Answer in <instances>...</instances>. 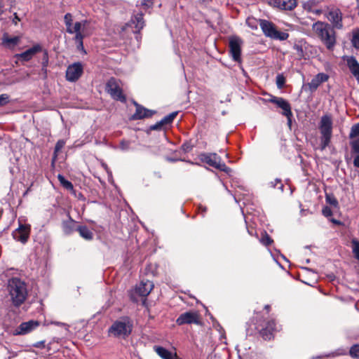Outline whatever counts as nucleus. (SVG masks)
I'll return each mask as SVG.
<instances>
[{
	"mask_svg": "<svg viewBox=\"0 0 359 359\" xmlns=\"http://www.w3.org/2000/svg\"><path fill=\"white\" fill-rule=\"evenodd\" d=\"M275 7L282 10L291 11L297 6V0H269Z\"/></svg>",
	"mask_w": 359,
	"mask_h": 359,
	"instance_id": "2eb2a0df",
	"label": "nucleus"
},
{
	"mask_svg": "<svg viewBox=\"0 0 359 359\" xmlns=\"http://www.w3.org/2000/svg\"><path fill=\"white\" fill-rule=\"evenodd\" d=\"M347 66L353 75V76L356 79L358 82L359 83V63L356 60V59L353 57H348L346 59Z\"/></svg>",
	"mask_w": 359,
	"mask_h": 359,
	"instance_id": "412c9836",
	"label": "nucleus"
},
{
	"mask_svg": "<svg viewBox=\"0 0 359 359\" xmlns=\"http://www.w3.org/2000/svg\"><path fill=\"white\" fill-rule=\"evenodd\" d=\"M333 122L330 114L323 115L318 123V129L320 132V151L325 149L331 142L332 137Z\"/></svg>",
	"mask_w": 359,
	"mask_h": 359,
	"instance_id": "7ed1b4c3",
	"label": "nucleus"
},
{
	"mask_svg": "<svg viewBox=\"0 0 359 359\" xmlns=\"http://www.w3.org/2000/svg\"><path fill=\"white\" fill-rule=\"evenodd\" d=\"M74 41L78 44V47L83 48V40L85 36L83 32H75Z\"/></svg>",
	"mask_w": 359,
	"mask_h": 359,
	"instance_id": "c756f323",
	"label": "nucleus"
},
{
	"mask_svg": "<svg viewBox=\"0 0 359 359\" xmlns=\"http://www.w3.org/2000/svg\"><path fill=\"white\" fill-rule=\"evenodd\" d=\"M19 20V19L18 18V16H15V20Z\"/></svg>",
	"mask_w": 359,
	"mask_h": 359,
	"instance_id": "bf43d9fd",
	"label": "nucleus"
},
{
	"mask_svg": "<svg viewBox=\"0 0 359 359\" xmlns=\"http://www.w3.org/2000/svg\"><path fill=\"white\" fill-rule=\"evenodd\" d=\"M19 36H10L8 34H4L2 37V44L8 48H12L18 44L20 41Z\"/></svg>",
	"mask_w": 359,
	"mask_h": 359,
	"instance_id": "5701e85b",
	"label": "nucleus"
},
{
	"mask_svg": "<svg viewBox=\"0 0 359 359\" xmlns=\"http://www.w3.org/2000/svg\"><path fill=\"white\" fill-rule=\"evenodd\" d=\"M83 72V66L81 62H74L69 65L66 70V79L71 82H75L81 76Z\"/></svg>",
	"mask_w": 359,
	"mask_h": 359,
	"instance_id": "1a4fd4ad",
	"label": "nucleus"
},
{
	"mask_svg": "<svg viewBox=\"0 0 359 359\" xmlns=\"http://www.w3.org/2000/svg\"><path fill=\"white\" fill-rule=\"evenodd\" d=\"M37 320H29L27 322L22 323L15 330L13 334L15 335H24L29 333L35 330L39 326Z\"/></svg>",
	"mask_w": 359,
	"mask_h": 359,
	"instance_id": "ddd939ff",
	"label": "nucleus"
},
{
	"mask_svg": "<svg viewBox=\"0 0 359 359\" xmlns=\"http://www.w3.org/2000/svg\"><path fill=\"white\" fill-rule=\"evenodd\" d=\"M285 83V78L283 74H278L276 76V86L278 89H282Z\"/></svg>",
	"mask_w": 359,
	"mask_h": 359,
	"instance_id": "72a5a7b5",
	"label": "nucleus"
},
{
	"mask_svg": "<svg viewBox=\"0 0 359 359\" xmlns=\"http://www.w3.org/2000/svg\"><path fill=\"white\" fill-rule=\"evenodd\" d=\"M131 27L135 28V33H139L144 27V21L143 19L142 13H137L130 20Z\"/></svg>",
	"mask_w": 359,
	"mask_h": 359,
	"instance_id": "4be33fe9",
	"label": "nucleus"
},
{
	"mask_svg": "<svg viewBox=\"0 0 359 359\" xmlns=\"http://www.w3.org/2000/svg\"><path fill=\"white\" fill-rule=\"evenodd\" d=\"M349 354L352 358H359V344H355L351 346Z\"/></svg>",
	"mask_w": 359,
	"mask_h": 359,
	"instance_id": "f704fd0d",
	"label": "nucleus"
},
{
	"mask_svg": "<svg viewBox=\"0 0 359 359\" xmlns=\"http://www.w3.org/2000/svg\"><path fill=\"white\" fill-rule=\"evenodd\" d=\"M77 225L75 221L72 219L70 217L68 220L62 222V229L65 234H71L74 231H77Z\"/></svg>",
	"mask_w": 359,
	"mask_h": 359,
	"instance_id": "b1692460",
	"label": "nucleus"
},
{
	"mask_svg": "<svg viewBox=\"0 0 359 359\" xmlns=\"http://www.w3.org/2000/svg\"><path fill=\"white\" fill-rule=\"evenodd\" d=\"M57 178L60 184L63 186V187H65L67 190H73V184H72L71 182L66 180L64 176H62V175H58Z\"/></svg>",
	"mask_w": 359,
	"mask_h": 359,
	"instance_id": "bb28decb",
	"label": "nucleus"
},
{
	"mask_svg": "<svg viewBox=\"0 0 359 359\" xmlns=\"http://www.w3.org/2000/svg\"><path fill=\"white\" fill-rule=\"evenodd\" d=\"M72 15L70 13L65 14L64 17V21L65 25H69V23H72Z\"/></svg>",
	"mask_w": 359,
	"mask_h": 359,
	"instance_id": "a18cd8bd",
	"label": "nucleus"
},
{
	"mask_svg": "<svg viewBox=\"0 0 359 359\" xmlns=\"http://www.w3.org/2000/svg\"><path fill=\"white\" fill-rule=\"evenodd\" d=\"M19 20V19L18 18V16H15V20Z\"/></svg>",
	"mask_w": 359,
	"mask_h": 359,
	"instance_id": "13d9d810",
	"label": "nucleus"
},
{
	"mask_svg": "<svg viewBox=\"0 0 359 359\" xmlns=\"http://www.w3.org/2000/svg\"><path fill=\"white\" fill-rule=\"evenodd\" d=\"M67 27V32L69 34H73V24L69 23V25H65Z\"/></svg>",
	"mask_w": 359,
	"mask_h": 359,
	"instance_id": "8fccbe9b",
	"label": "nucleus"
},
{
	"mask_svg": "<svg viewBox=\"0 0 359 359\" xmlns=\"http://www.w3.org/2000/svg\"><path fill=\"white\" fill-rule=\"evenodd\" d=\"M41 46L39 45H35L32 48L27 49L25 52L17 54L16 57L19 60L24 61H28L32 58V57L37 53L41 50Z\"/></svg>",
	"mask_w": 359,
	"mask_h": 359,
	"instance_id": "a211bd4d",
	"label": "nucleus"
},
{
	"mask_svg": "<svg viewBox=\"0 0 359 359\" xmlns=\"http://www.w3.org/2000/svg\"><path fill=\"white\" fill-rule=\"evenodd\" d=\"M315 4V1L314 0H311V1H309L306 4H305L304 5V8H307L309 9V11L310 12H312L313 13H316V14H320L321 13V11L320 10H313L311 8V6Z\"/></svg>",
	"mask_w": 359,
	"mask_h": 359,
	"instance_id": "4c0bfd02",
	"label": "nucleus"
},
{
	"mask_svg": "<svg viewBox=\"0 0 359 359\" xmlns=\"http://www.w3.org/2000/svg\"><path fill=\"white\" fill-rule=\"evenodd\" d=\"M131 331L132 325L128 319L115 321L109 330L111 334L123 338L128 337Z\"/></svg>",
	"mask_w": 359,
	"mask_h": 359,
	"instance_id": "423d86ee",
	"label": "nucleus"
},
{
	"mask_svg": "<svg viewBox=\"0 0 359 359\" xmlns=\"http://www.w3.org/2000/svg\"><path fill=\"white\" fill-rule=\"evenodd\" d=\"M163 126V123H161V121H160L157 122L156 123L151 126L150 130H161Z\"/></svg>",
	"mask_w": 359,
	"mask_h": 359,
	"instance_id": "49530a36",
	"label": "nucleus"
},
{
	"mask_svg": "<svg viewBox=\"0 0 359 359\" xmlns=\"http://www.w3.org/2000/svg\"><path fill=\"white\" fill-rule=\"evenodd\" d=\"M352 153L359 154V137L350 142Z\"/></svg>",
	"mask_w": 359,
	"mask_h": 359,
	"instance_id": "7c9ffc66",
	"label": "nucleus"
},
{
	"mask_svg": "<svg viewBox=\"0 0 359 359\" xmlns=\"http://www.w3.org/2000/svg\"><path fill=\"white\" fill-rule=\"evenodd\" d=\"M269 307H270V306H269V305H266V306H265V309H266V310H269Z\"/></svg>",
	"mask_w": 359,
	"mask_h": 359,
	"instance_id": "4d7b16f0",
	"label": "nucleus"
},
{
	"mask_svg": "<svg viewBox=\"0 0 359 359\" xmlns=\"http://www.w3.org/2000/svg\"><path fill=\"white\" fill-rule=\"evenodd\" d=\"M352 249L355 257L359 260V241L356 240L352 241Z\"/></svg>",
	"mask_w": 359,
	"mask_h": 359,
	"instance_id": "c9c22d12",
	"label": "nucleus"
},
{
	"mask_svg": "<svg viewBox=\"0 0 359 359\" xmlns=\"http://www.w3.org/2000/svg\"><path fill=\"white\" fill-rule=\"evenodd\" d=\"M141 4L147 8H149L152 6L151 0H142Z\"/></svg>",
	"mask_w": 359,
	"mask_h": 359,
	"instance_id": "09e8293b",
	"label": "nucleus"
},
{
	"mask_svg": "<svg viewBox=\"0 0 359 359\" xmlns=\"http://www.w3.org/2000/svg\"><path fill=\"white\" fill-rule=\"evenodd\" d=\"M77 231H79L82 238L86 240H91L93 238V233L86 226H79Z\"/></svg>",
	"mask_w": 359,
	"mask_h": 359,
	"instance_id": "393cba45",
	"label": "nucleus"
},
{
	"mask_svg": "<svg viewBox=\"0 0 359 359\" xmlns=\"http://www.w3.org/2000/svg\"><path fill=\"white\" fill-rule=\"evenodd\" d=\"M312 29L327 50H334L337 43V37L334 29L330 24L317 21L313 24Z\"/></svg>",
	"mask_w": 359,
	"mask_h": 359,
	"instance_id": "f257e3e1",
	"label": "nucleus"
},
{
	"mask_svg": "<svg viewBox=\"0 0 359 359\" xmlns=\"http://www.w3.org/2000/svg\"><path fill=\"white\" fill-rule=\"evenodd\" d=\"M242 44L243 41L240 37L233 36L229 38V53L235 62H241V55Z\"/></svg>",
	"mask_w": 359,
	"mask_h": 359,
	"instance_id": "6e6552de",
	"label": "nucleus"
},
{
	"mask_svg": "<svg viewBox=\"0 0 359 359\" xmlns=\"http://www.w3.org/2000/svg\"><path fill=\"white\" fill-rule=\"evenodd\" d=\"M352 43L355 48L359 49V30L353 34Z\"/></svg>",
	"mask_w": 359,
	"mask_h": 359,
	"instance_id": "37998d69",
	"label": "nucleus"
},
{
	"mask_svg": "<svg viewBox=\"0 0 359 359\" xmlns=\"http://www.w3.org/2000/svg\"><path fill=\"white\" fill-rule=\"evenodd\" d=\"M259 26L266 37L279 41L287 40L289 37L288 33L278 31L271 21L259 19Z\"/></svg>",
	"mask_w": 359,
	"mask_h": 359,
	"instance_id": "20e7f679",
	"label": "nucleus"
},
{
	"mask_svg": "<svg viewBox=\"0 0 359 359\" xmlns=\"http://www.w3.org/2000/svg\"><path fill=\"white\" fill-rule=\"evenodd\" d=\"M270 184H271V187H273V188L276 187V186L278 184H279V186H278L277 188L278 189L281 190L282 191H283L284 186L282 184L281 180L280 179H276L274 181L271 182Z\"/></svg>",
	"mask_w": 359,
	"mask_h": 359,
	"instance_id": "a19ab883",
	"label": "nucleus"
},
{
	"mask_svg": "<svg viewBox=\"0 0 359 359\" xmlns=\"http://www.w3.org/2000/svg\"><path fill=\"white\" fill-rule=\"evenodd\" d=\"M65 144V142L64 140H60L57 141V142L56 143V145L55 147L54 158H56L57 153L59 152L64 147Z\"/></svg>",
	"mask_w": 359,
	"mask_h": 359,
	"instance_id": "58836bf2",
	"label": "nucleus"
},
{
	"mask_svg": "<svg viewBox=\"0 0 359 359\" xmlns=\"http://www.w3.org/2000/svg\"><path fill=\"white\" fill-rule=\"evenodd\" d=\"M201 160L216 169L223 171L226 173L231 172V169L226 165L222 161L221 157L215 153L209 154H201L200 155Z\"/></svg>",
	"mask_w": 359,
	"mask_h": 359,
	"instance_id": "39448f33",
	"label": "nucleus"
},
{
	"mask_svg": "<svg viewBox=\"0 0 359 359\" xmlns=\"http://www.w3.org/2000/svg\"><path fill=\"white\" fill-rule=\"evenodd\" d=\"M154 350L162 359H177L179 358L176 352L172 353L162 346H155Z\"/></svg>",
	"mask_w": 359,
	"mask_h": 359,
	"instance_id": "aec40b11",
	"label": "nucleus"
},
{
	"mask_svg": "<svg viewBox=\"0 0 359 359\" xmlns=\"http://www.w3.org/2000/svg\"><path fill=\"white\" fill-rule=\"evenodd\" d=\"M87 20H83L81 22H76L73 27V34L75 32H84L86 25L88 24Z\"/></svg>",
	"mask_w": 359,
	"mask_h": 359,
	"instance_id": "a878e982",
	"label": "nucleus"
},
{
	"mask_svg": "<svg viewBox=\"0 0 359 359\" xmlns=\"http://www.w3.org/2000/svg\"><path fill=\"white\" fill-rule=\"evenodd\" d=\"M10 102V97L8 94L0 95V107L7 104Z\"/></svg>",
	"mask_w": 359,
	"mask_h": 359,
	"instance_id": "ea45409f",
	"label": "nucleus"
},
{
	"mask_svg": "<svg viewBox=\"0 0 359 359\" xmlns=\"http://www.w3.org/2000/svg\"><path fill=\"white\" fill-rule=\"evenodd\" d=\"M261 242L264 245L269 246V245H271L272 243L273 240L271 238V237L269 235L265 234L264 236L262 237Z\"/></svg>",
	"mask_w": 359,
	"mask_h": 359,
	"instance_id": "79ce46f5",
	"label": "nucleus"
},
{
	"mask_svg": "<svg viewBox=\"0 0 359 359\" xmlns=\"http://www.w3.org/2000/svg\"><path fill=\"white\" fill-rule=\"evenodd\" d=\"M29 233V229L25 226L21 225L13 232V236L16 241L25 243L27 241Z\"/></svg>",
	"mask_w": 359,
	"mask_h": 359,
	"instance_id": "6ab92c4d",
	"label": "nucleus"
},
{
	"mask_svg": "<svg viewBox=\"0 0 359 359\" xmlns=\"http://www.w3.org/2000/svg\"><path fill=\"white\" fill-rule=\"evenodd\" d=\"M270 102L276 104L279 108L283 109V115L285 116L288 119L289 123H290L292 113L290 103L283 97H273L271 99H270Z\"/></svg>",
	"mask_w": 359,
	"mask_h": 359,
	"instance_id": "f8f14e48",
	"label": "nucleus"
},
{
	"mask_svg": "<svg viewBox=\"0 0 359 359\" xmlns=\"http://www.w3.org/2000/svg\"><path fill=\"white\" fill-rule=\"evenodd\" d=\"M314 78L316 79L321 84L328 80L329 76L325 73H318L314 76Z\"/></svg>",
	"mask_w": 359,
	"mask_h": 359,
	"instance_id": "e433bc0d",
	"label": "nucleus"
},
{
	"mask_svg": "<svg viewBox=\"0 0 359 359\" xmlns=\"http://www.w3.org/2000/svg\"><path fill=\"white\" fill-rule=\"evenodd\" d=\"M178 325L185 324H200V316L197 311H187L180 315L176 320Z\"/></svg>",
	"mask_w": 359,
	"mask_h": 359,
	"instance_id": "9d476101",
	"label": "nucleus"
},
{
	"mask_svg": "<svg viewBox=\"0 0 359 359\" xmlns=\"http://www.w3.org/2000/svg\"><path fill=\"white\" fill-rule=\"evenodd\" d=\"M359 136V123L354 124L351 128L349 134V138L353 139Z\"/></svg>",
	"mask_w": 359,
	"mask_h": 359,
	"instance_id": "473e14b6",
	"label": "nucleus"
},
{
	"mask_svg": "<svg viewBox=\"0 0 359 359\" xmlns=\"http://www.w3.org/2000/svg\"><path fill=\"white\" fill-rule=\"evenodd\" d=\"M128 142H121V148L123 150H126L128 149Z\"/></svg>",
	"mask_w": 359,
	"mask_h": 359,
	"instance_id": "603ef678",
	"label": "nucleus"
},
{
	"mask_svg": "<svg viewBox=\"0 0 359 359\" xmlns=\"http://www.w3.org/2000/svg\"><path fill=\"white\" fill-rule=\"evenodd\" d=\"M8 292L12 304L18 307L26 300L28 290L26 283L18 278H13L8 282Z\"/></svg>",
	"mask_w": 359,
	"mask_h": 359,
	"instance_id": "f03ea898",
	"label": "nucleus"
},
{
	"mask_svg": "<svg viewBox=\"0 0 359 359\" xmlns=\"http://www.w3.org/2000/svg\"><path fill=\"white\" fill-rule=\"evenodd\" d=\"M177 111H173L168 115L165 116L161 120V123H163V125H168L171 123L176 116L177 115Z\"/></svg>",
	"mask_w": 359,
	"mask_h": 359,
	"instance_id": "cd10ccee",
	"label": "nucleus"
},
{
	"mask_svg": "<svg viewBox=\"0 0 359 359\" xmlns=\"http://www.w3.org/2000/svg\"><path fill=\"white\" fill-rule=\"evenodd\" d=\"M276 330V323L273 320L267 321L262 328L259 330L260 334L265 340H270L273 333Z\"/></svg>",
	"mask_w": 359,
	"mask_h": 359,
	"instance_id": "4468645a",
	"label": "nucleus"
},
{
	"mask_svg": "<svg viewBox=\"0 0 359 359\" xmlns=\"http://www.w3.org/2000/svg\"><path fill=\"white\" fill-rule=\"evenodd\" d=\"M246 24L252 29L255 30L257 29L258 25H259V20H257L252 17H249L246 20Z\"/></svg>",
	"mask_w": 359,
	"mask_h": 359,
	"instance_id": "c85d7f7f",
	"label": "nucleus"
},
{
	"mask_svg": "<svg viewBox=\"0 0 359 359\" xmlns=\"http://www.w3.org/2000/svg\"><path fill=\"white\" fill-rule=\"evenodd\" d=\"M332 222L334 223V224H340V222L336 219H333Z\"/></svg>",
	"mask_w": 359,
	"mask_h": 359,
	"instance_id": "6e6d98bb",
	"label": "nucleus"
},
{
	"mask_svg": "<svg viewBox=\"0 0 359 359\" xmlns=\"http://www.w3.org/2000/svg\"><path fill=\"white\" fill-rule=\"evenodd\" d=\"M62 326L64 327V330L65 332H68V325H65V324H62Z\"/></svg>",
	"mask_w": 359,
	"mask_h": 359,
	"instance_id": "864d4df0",
	"label": "nucleus"
},
{
	"mask_svg": "<svg viewBox=\"0 0 359 359\" xmlns=\"http://www.w3.org/2000/svg\"><path fill=\"white\" fill-rule=\"evenodd\" d=\"M353 165L356 168H359V154H357L353 160Z\"/></svg>",
	"mask_w": 359,
	"mask_h": 359,
	"instance_id": "3c124183",
	"label": "nucleus"
},
{
	"mask_svg": "<svg viewBox=\"0 0 359 359\" xmlns=\"http://www.w3.org/2000/svg\"><path fill=\"white\" fill-rule=\"evenodd\" d=\"M199 208L201 210V211L203 212V216H204L203 213L206 212V208L205 207H202V206H200Z\"/></svg>",
	"mask_w": 359,
	"mask_h": 359,
	"instance_id": "5fc2aeb1",
	"label": "nucleus"
},
{
	"mask_svg": "<svg viewBox=\"0 0 359 359\" xmlns=\"http://www.w3.org/2000/svg\"><path fill=\"white\" fill-rule=\"evenodd\" d=\"M328 20L331 22L333 29H341L343 28L342 13L339 8H332L327 15Z\"/></svg>",
	"mask_w": 359,
	"mask_h": 359,
	"instance_id": "9b49d317",
	"label": "nucleus"
},
{
	"mask_svg": "<svg viewBox=\"0 0 359 359\" xmlns=\"http://www.w3.org/2000/svg\"><path fill=\"white\" fill-rule=\"evenodd\" d=\"M356 1L358 2V6H359V0H356Z\"/></svg>",
	"mask_w": 359,
	"mask_h": 359,
	"instance_id": "052dcab7",
	"label": "nucleus"
},
{
	"mask_svg": "<svg viewBox=\"0 0 359 359\" xmlns=\"http://www.w3.org/2000/svg\"><path fill=\"white\" fill-rule=\"evenodd\" d=\"M135 113L132 116V118L133 120H139L144 118H149L151 117L155 113L154 111L147 109L137 103H135Z\"/></svg>",
	"mask_w": 359,
	"mask_h": 359,
	"instance_id": "dca6fc26",
	"label": "nucleus"
},
{
	"mask_svg": "<svg viewBox=\"0 0 359 359\" xmlns=\"http://www.w3.org/2000/svg\"><path fill=\"white\" fill-rule=\"evenodd\" d=\"M119 82V80L114 77L110 78L106 83V91L114 100L124 102L126 98L120 87Z\"/></svg>",
	"mask_w": 359,
	"mask_h": 359,
	"instance_id": "0eeeda50",
	"label": "nucleus"
},
{
	"mask_svg": "<svg viewBox=\"0 0 359 359\" xmlns=\"http://www.w3.org/2000/svg\"><path fill=\"white\" fill-rule=\"evenodd\" d=\"M323 214L325 217H330L332 215V211L330 208L325 207L323 209Z\"/></svg>",
	"mask_w": 359,
	"mask_h": 359,
	"instance_id": "de8ad7c7",
	"label": "nucleus"
},
{
	"mask_svg": "<svg viewBox=\"0 0 359 359\" xmlns=\"http://www.w3.org/2000/svg\"><path fill=\"white\" fill-rule=\"evenodd\" d=\"M326 201L330 205H333L334 207L338 206V201L334 196H326Z\"/></svg>",
	"mask_w": 359,
	"mask_h": 359,
	"instance_id": "c03bdc74",
	"label": "nucleus"
},
{
	"mask_svg": "<svg viewBox=\"0 0 359 359\" xmlns=\"http://www.w3.org/2000/svg\"><path fill=\"white\" fill-rule=\"evenodd\" d=\"M320 85V82L316 79H315L314 77L307 84V86H309V90L311 92H313L316 90H317V88L319 87Z\"/></svg>",
	"mask_w": 359,
	"mask_h": 359,
	"instance_id": "2f4dec72",
	"label": "nucleus"
},
{
	"mask_svg": "<svg viewBox=\"0 0 359 359\" xmlns=\"http://www.w3.org/2000/svg\"><path fill=\"white\" fill-rule=\"evenodd\" d=\"M154 284L151 281H142L135 287V292L142 297H147L152 290Z\"/></svg>",
	"mask_w": 359,
	"mask_h": 359,
	"instance_id": "f3484780",
	"label": "nucleus"
}]
</instances>
